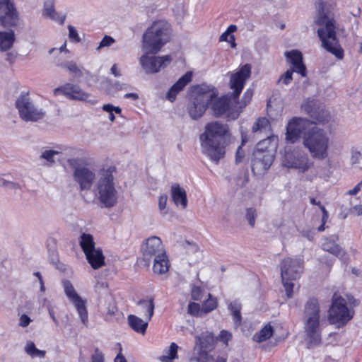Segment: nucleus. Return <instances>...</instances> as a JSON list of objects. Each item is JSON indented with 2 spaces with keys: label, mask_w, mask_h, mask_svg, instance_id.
Here are the masks:
<instances>
[{
  "label": "nucleus",
  "mask_w": 362,
  "mask_h": 362,
  "mask_svg": "<svg viewBox=\"0 0 362 362\" xmlns=\"http://www.w3.org/2000/svg\"><path fill=\"white\" fill-rule=\"evenodd\" d=\"M230 137L228 124L219 121H212L204 127L199 135L201 151L209 159L218 163L226 154V140Z\"/></svg>",
  "instance_id": "f257e3e1"
},
{
  "label": "nucleus",
  "mask_w": 362,
  "mask_h": 362,
  "mask_svg": "<svg viewBox=\"0 0 362 362\" xmlns=\"http://www.w3.org/2000/svg\"><path fill=\"white\" fill-rule=\"evenodd\" d=\"M315 23L318 26L317 35L321 40L322 47L338 59H342L344 52L337 37L335 20L322 11L319 12Z\"/></svg>",
  "instance_id": "f03ea898"
},
{
  "label": "nucleus",
  "mask_w": 362,
  "mask_h": 362,
  "mask_svg": "<svg viewBox=\"0 0 362 362\" xmlns=\"http://www.w3.org/2000/svg\"><path fill=\"white\" fill-rule=\"evenodd\" d=\"M322 322L317 299L310 298L305 305L303 317L305 337L310 347L321 343Z\"/></svg>",
  "instance_id": "7ed1b4c3"
},
{
  "label": "nucleus",
  "mask_w": 362,
  "mask_h": 362,
  "mask_svg": "<svg viewBox=\"0 0 362 362\" xmlns=\"http://www.w3.org/2000/svg\"><path fill=\"white\" fill-rule=\"evenodd\" d=\"M113 171L112 168L100 170L94 187L95 197L106 208L113 207L117 202Z\"/></svg>",
  "instance_id": "20e7f679"
},
{
  "label": "nucleus",
  "mask_w": 362,
  "mask_h": 362,
  "mask_svg": "<svg viewBox=\"0 0 362 362\" xmlns=\"http://www.w3.org/2000/svg\"><path fill=\"white\" fill-rule=\"evenodd\" d=\"M303 140V146L313 158L324 160L327 158L332 144L327 132L317 127H312L304 134Z\"/></svg>",
  "instance_id": "39448f33"
},
{
  "label": "nucleus",
  "mask_w": 362,
  "mask_h": 362,
  "mask_svg": "<svg viewBox=\"0 0 362 362\" xmlns=\"http://www.w3.org/2000/svg\"><path fill=\"white\" fill-rule=\"evenodd\" d=\"M170 25L164 21L154 22L143 35V50L156 54L170 40Z\"/></svg>",
  "instance_id": "423d86ee"
},
{
  "label": "nucleus",
  "mask_w": 362,
  "mask_h": 362,
  "mask_svg": "<svg viewBox=\"0 0 362 362\" xmlns=\"http://www.w3.org/2000/svg\"><path fill=\"white\" fill-rule=\"evenodd\" d=\"M216 92L209 86L202 85L197 86L192 93V99L188 105L187 111L190 117L198 119L206 110L208 105L216 97Z\"/></svg>",
  "instance_id": "0eeeda50"
},
{
  "label": "nucleus",
  "mask_w": 362,
  "mask_h": 362,
  "mask_svg": "<svg viewBox=\"0 0 362 362\" xmlns=\"http://www.w3.org/2000/svg\"><path fill=\"white\" fill-rule=\"evenodd\" d=\"M283 286L288 298L293 296V281L298 279L303 272V261L301 259L285 258L280 264Z\"/></svg>",
  "instance_id": "6e6552de"
},
{
  "label": "nucleus",
  "mask_w": 362,
  "mask_h": 362,
  "mask_svg": "<svg viewBox=\"0 0 362 362\" xmlns=\"http://www.w3.org/2000/svg\"><path fill=\"white\" fill-rule=\"evenodd\" d=\"M236 99L228 96L217 98V95L211 103V110L215 117L225 116L228 120H235L240 115L236 105Z\"/></svg>",
  "instance_id": "1a4fd4ad"
},
{
  "label": "nucleus",
  "mask_w": 362,
  "mask_h": 362,
  "mask_svg": "<svg viewBox=\"0 0 362 362\" xmlns=\"http://www.w3.org/2000/svg\"><path fill=\"white\" fill-rule=\"evenodd\" d=\"M20 117L25 122H37L43 118L45 112L35 106L28 94H21L16 101Z\"/></svg>",
  "instance_id": "9d476101"
},
{
  "label": "nucleus",
  "mask_w": 362,
  "mask_h": 362,
  "mask_svg": "<svg viewBox=\"0 0 362 362\" xmlns=\"http://www.w3.org/2000/svg\"><path fill=\"white\" fill-rule=\"evenodd\" d=\"M353 317V312L346 306V301L336 293L332 297V306L329 310V317L332 323L345 324Z\"/></svg>",
  "instance_id": "9b49d317"
},
{
  "label": "nucleus",
  "mask_w": 362,
  "mask_h": 362,
  "mask_svg": "<svg viewBox=\"0 0 362 362\" xmlns=\"http://www.w3.org/2000/svg\"><path fill=\"white\" fill-rule=\"evenodd\" d=\"M64 290L69 300L72 303L76 310L81 323L88 325V313L86 307V300L83 299L76 292L72 284L68 281L63 282Z\"/></svg>",
  "instance_id": "f8f14e48"
},
{
  "label": "nucleus",
  "mask_w": 362,
  "mask_h": 362,
  "mask_svg": "<svg viewBox=\"0 0 362 362\" xmlns=\"http://www.w3.org/2000/svg\"><path fill=\"white\" fill-rule=\"evenodd\" d=\"M82 151V149L66 145H57L55 149L42 148L39 156L40 160H45V165L52 167L56 164L55 156L58 155L77 156Z\"/></svg>",
  "instance_id": "ddd939ff"
},
{
  "label": "nucleus",
  "mask_w": 362,
  "mask_h": 362,
  "mask_svg": "<svg viewBox=\"0 0 362 362\" xmlns=\"http://www.w3.org/2000/svg\"><path fill=\"white\" fill-rule=\"evenodd\" d=\"M145 52L139 59V63L146 74H156L167 67L172 62L170 55L155 57Z\"/></svg>",
  "instance_id": "4468645a"
},
{
  "label": "nucleus",
  "mask_w": 362,
  "mask_h": 362,
  "mask_svg": "<svg viewBox=\"0 0 362 362\" xmlns=\"http://www.w3.org/2000/svg\"><path fill=\"white\" fill-rule=\"evenodd\" d=\"M311 123L308 119L301 117H293L286 127V140L288 143L296 142L301 135L304 136L309 129Z\"/></svg>",
  "instance_id": "2eb2a0df"
},
{
  "label": "nucleus",
  "mask_w": 362,
  "mask_h": 362,
  "mask_svg": "<svg viewBox=\"0 0 362 362\" xmlns=\"http://www.w3.org/2000/svg\"><path fill=\"white\" fill-rule=\"evenodd\" d=\"M143 259L148 264L152 259L162 257L166 253L162 240L157 236H152L145 240L141 246Z\"/></svg>",
  "instance_id": "dca6fc26"
},
{
  "label": "nucleus",
  "mask_w": 362,
  "mask_h": 362,
  "mask_svg": "<svg viewBox=\"0 0 362 362\" xmlns=\"http://www.w3.org/2000/svg\"><path fill=\"white\" fill-rule=\"evenodd\" d=\"M274 155L272 151H255L252 159L251 168L254 174L262 175L271 167L274 160Z\"/></svg>",
  "instance_id": "f3484780"
},
{
  "label": "nucleus",
  "mask_w": 362,
  "mask_h": 362,
  "mask_svg": "<svg viewBox=\"0 0 362 362\" xmlns=\"http://www.w3.org/2000/svg\"><path fill=\"white\" fill-rule=\"evenodd\" d=\"M18 13L11 0L0 1V25L4 28L16 25Z\"/></svg>",
  "instance_id": "a211bd4d"
},
{
  "label": "nucleus",
  "mask_w": 362,
  "mask_h": 362,
  "mask_svg": "<svg viewBox=\"0 0 362 362\" xmlns=\"http://www.w3.org/2000/svg\"><path fill=\"white\" fill-rule=\"evenodd\" d=\"M251 74V66L246 64L242 66L240 69L234 74H231L230 79V87L233 90L234 99H237L244 88L246 81Z\"/></svg>",
  "instance_id": "6ab92c4d"
},
{
  "label": "nucleus",
  "mask_w": 362,
  "mask_h": 362,
  "mask_svg": "<svg viewBox=\"0 0 362 362\" xmlns=\"http://www.w3.org/2000/svg\"><path fill=\"white\" fill-rule=\"evenodd\" d=\"M73 179L79 185L80 190L87 191L90 189L95 180V173L93 169L83 166L73 172Z\"/></svg>",
  "instance_id": "aec40b11"
},
{
  "label": "nucleus",
  "mask_w": 362,
  "mask_h": 362,
  "mask_svg": "<svg viewBox=\"0 0 362 362\" xmlns=\"http://www.w3.org/2000/svg\"><path fill=\"white\" fill-rule=\"evenodd\" d=\"M64 95L70 100L84 101L89 98V94L84 92L79 86L72 83H66L54 90V95Z\"/></svg>",
  "instance_id": "412c9836"
},
{
  "label": "nucleus",
  "mask_w": 362,
  "mask_h": 362,
  "mask_svg": "<svg viewBox=\"0 0 362 362\" xmlns=\"http://www.w3.org/2000/svg\"><path fill=\"white\" fill-rule=\"evenodd\" d=\"M309 159L306 154L300 153H286L283 160L284 165L287 168L298 169L301 172L308 170L310 168Z\"/></svg>",
  "instance_id": "4be33fe9"
},
{
  "label": "nucleus",
  "mask_w": 362,
  "mask_h": 362,
  "mask_svg": "<svg viewBox=\"0 0 362 362\" xmlns=\"http://www.w3.org/2000/svg\"><path fill=\"white\" fill-rule=\"evenodd\" d=\"M287 60L292 65L291 70L299 74L301 76H306V67L303 62V56L300 52L293 49L285 52Z\"/></svg>",
  "instance_id": "5701e85b"
},
{
  "label": "nucleus",
  "mask_w": 362,
  "mask_h": 362,
  "mask_svg": "<svg viewBox=\"0 0 362 362\" xmlns=\"http://www.w3.org/2000/svg\"><path fill=\"white\" fill-rule=\"evenodd\" d=\"M323 250L329 252L339 258L342 262H345L347 259L346 252L340 245L337 244L334 238H325L322 245Z\"/></svg>",
  "instance_id": "b1692460"
},
{
  "label": "nucleus",
  "mask_w": 362,
  "mask_h": 362,
  "mask_svg": "<svg viewBox=\"0 0 362 362\" xmlns=\"http://www.w3.org/2000/svg\"><path fill=\"white\" fill-rule=\"evenodd\" d=\"M192 74L188 71L169 89L166 94V98L170 102H173L176 99L177 94L180 92L191 81Z\"/></svg>",
  "instance_id": "393cba45"
},
{
  "label": "nucleus",
  "mask_w": 362,
  "mask_h": 362,
  "mask_svg": "<svg viewBox=\"0 0 362 362\" xmlns=\"http://www.w3.org/2000/svg\"><path fill=\"white\" fill-rule=\"evenodd\" d=\"M171 197L174 204L185 209L187 206V199L185 190L178 184H173L171 186Z\"/></svg>",
  "instance_id": "a878e982"
},
{
  "label": "nucleus",
  "mask_w": 362,
  "mask_h": 362,
  "mask_svg": "<svg viewBox=\"0 0 362 362\" xmlns=\"http://www.w3.org/2000/svg\"><path fill=\"white\" fill-rule=\"evenodd\" d=\"M86 259L92 268L98 269L105 264V257L100 248H95L86 255Z\"/></svg>",
  "instance_id": "bb28decb"
},
{
  "label": "nucleus",
  "mask_w": 362,
  "mask_h": 362,
  "mask_svg": "<svg viewBox=\"0 0 362 362\" xmlns=\"http://www.w3.org/2000/svg\"><path fill=\"white\" fill-rule=\"evenodd\" d=\"M267 136L266 139L261 140L257 145V148L255 151H272L274 152V155L275 156V151L276 148V144L278 141V138L276 136L268 134L265 135Z\"/></svg>",
  "instance_id": "cd10ccee"
},
{
  "label": "nucleus",
  "mask_w": 362,
  "mask_h": 362,
  "mask_svg": "<svg viewBox=\"0 0 362 362\" xmlns=\"http://www.w3.org/2000/svg\"><path fill=\"white\" fill-rule=\"evenodd\" d=\"M252 132L256 134H271V125L268 119L266 117L257 119L252 127Z\"/></svg>",
  "instance_id": "c85d7f7f"
},
{
  "label": "nucleus",
  "mask_w": 362,
  "mask_h": 362,
  "mask_svg": "<svg viewBox=\"0 0 362 362\" xmlns=\"http://www.w3.org/2000/svg\"><path fill=\"white\" fill-rule=\"evenodd\" d=\"M178 349L179 346L176 343H170V346L163 350V355L158 357V361L160 362H174L178 358Z\"/></svg>",
  "instance_id": "c756f323"
},
{
  "label": "nucleus",
  "mask_w": 362,
  "mask_h": 362,
  "mask_svg": "<svg viewBox=\"0 0 362 362\" xmlns=\"http://www.w3.org/2000/svg\"><path fill=\"white\" fill-rule=\"evenodd\" d=\"M127 320L129 326L135 332L141 334H144L146 332L149 320H146V321H144L141 318L134 315H129Z\"/></svg>",
  "instance_id": "7c9ffc66"
},
{
  "label": "nucleus",
  "mask_w": 362,
  "mask_h": 362,
  "mask_svg": "<svg viewBox=\"0 0 362 362\" xmlns=\"http://www.w3.org/2000/svg\"><path fill=\"white\" fill-rule=\"evenodd\" d=\"M152 260L153 261V270L155 273L164 274L168 272L170 264L166 253H165L163 257Z\"/></svg>",
  "instance_id": "2f4dec72"
},
{
  "label": "nucleus",
  "mask_w": 362,
  "mask_h": 362,
  "mask_svg": "<svg viewBox=\"0 0 362 362\" xmlns=\"http://www.w3.org/2000/svg\"><path fill=\"white\" fill-rule=\"evenodd\" d=\"M141 308V313L146 317V320H151L154 313L155 305L152 298L149 300H141L138 302Z\"/></svg>",
  "instance_id": "473e14b6"
},
{
  "label": "nucleus",
  "mask_w": 362,
  "mask_h": 362,
  "mask_svg": "<svg viewBox=\"0 0 362 362\" xmlns=\"http://www.w3.org/2000/svg\"><path fill=\"white\" fill-rule=\"evenodd\" d=\"M15 40L14 33L0 31V50L6 51L11 48Z\"/></svg>",
  "instance_id": "72a5a7b5"
},
{
  "label": "nucleus",
  "mask_w": 362,
  "mask_h": 362,
  "mask_svg": "<svg viewBox=\"0 0 362 362\" xmlns=\"http://www.w3.org/2000/svg\"><path fill=\"white\" fill-rule=\"evenodd\" d=\"M79 245L82 248L85 255L90 250L96 248L92 235L88 233H82L79 238Z\"/></svg>",
  "instance_id": "f704fd0d"
},
{
  "label": "nucleus",
  "mask_w": 362,
  "mask_h": 362,
  "mask_svg": "<svg viewBox=\"0 0 362 362\" xmlns=\"http://www.w3.org/2000/svg\"><path fill=\"white\" fill-rule=\"evenodd\" d=\"M241 307L240 303L237 300L230 302L228 305V308L230 311L236 327H239L242 322V317L240 314Z\"/></svg>",
  "instance_id": "c9c22d12"
},
{
  "label": "nucleus",
  "mask_w": 362,
  "mask_h": 362,
  "mask_svg": "<svg viewBox=\"0 0 362 362\" xmlns=\"http://www.w3.org/2000/svg\"><path fill=\"white\" fill-rule=\"evenodd\" d=\"M58 66L67 69L71 74H74V76L76 78L82 77L84 72L86 74L89 73L88 71H86L85 69L78 66L76 62L74 61L65 62L59 64Z\"/></svg>",
  "instance_id": "e433bc0d"
},
{
  "label": "nucleus",
  "mask_w": 362,
  "mask_h": 362,
  "mask_svg": "<svg viewBox=\"0 0 362 362\" xmlns=\"http://www.w3.org/2000/svg\"><path fill=\"white\" fill-rule=\"evenodd\" d=\"M214 341V335L211 332H203L196 337V345L199 346L201 349H207Z\"/></svg>",
  "instance_id": "4c0bfd02"
},
{
  "label": "nucleus",
  "mask_w": 362,
  "mask_h": 362,
  "mask_svg": "<svg viewBox=\"0 0 362 362\" xmlns=\"http://www.w3.org/2000/svg\"><path fill=\"white\" fill-rule=\"evenodd\" d=\"M82 152H83V151L80 153L79 155H77V156L81 155ZM65 156V158H64L65 161L61 162L62 165L64 167V168L66 169L67 168H69L74 170V171L76 169L81 168L82 166H80V163L81 162V158H79L78 157H76V156Z\"/></svg>",
  "instance_id": "58836bf2"
},
{
  "label": "nucleus",
  "mask_w": 362,
  "mask_h": 362,
  "mask_svg": "<svg viewBox=\"0 0 362 362\" xmlns=\"http://www.w3.org/2000/svg\"><path fill=\"white\" fill-rule=\"evenodd\" d=\"M273 334V328L270 325H265L252 339L257 342H262L269 339Z\"/></svg>",
  "instance_id": "ea45409f"
},
{
  "label": "nucleus",
  "mask_w": 362,
  "mask_h": 362,
  "mask_svg": "<svg viewBox=\"0 0 362 362\" xmlns=\"http://www.w3.org/2000/svg\"><path fill=\"white\" fill-rule=\"evenodd\" d=\"M24 350L25 353L32 358L38 357L42 358L45 357L46 354L45 351L37 349L34 342L31 341H27Z\"/></svg>",
  "instance_id": "a19ab883"
},
{
  "label": "nucleus",
  "mask_w": 362,
  "mask_h": 362,
  "mask_svg": "<svg viewBox=\"0 0 362 362\" xmlns=\"http://www.w3.org/2000/svg\"><path fill=\"white\" fill-rule=\"evenodd\" d=\"M217 306L216 299L212 298L209 293V298L203 304V310L205 313H209L214 310Z\"/></svg>",
  "instance_id": "79ce46f5"
},
{
  "label": "nucleus",
  "mask_w": 362,
  "mask_h": 362,
  "mask_svg": "<svg viewBox=\"0 0 362 362\" xmlns=\"http://www.w3.org/2000/svg\"><path fill=\"white\" fill-rule=\"evenodd\" d=\"M293 72H295L294 71L289 69L287 70L284 74H282L279 79L278 80V83H283L284 85H288L291 83L293 78Z\"/></svg>",
  "instance_id": "37998d69"
},
{
  "label": "nucleus",
  "mask_w": 362,
  "mask_h": 362,
  "mask_svg": "<svg viewBox=\"0 0 362 362\" xmlns=\"http://www.w3.org/2000/svg\"><path fill=\"white\" fill-rule=\"evenodd\" d=\"M256 217V209L254 208H248L246 211V218L251 227H254L255 224Z\"/></svg>",
  "instance_id": "c03bdc74"
},
{
  "label": "nucleus",
  "mask_w": 362,
  "mask_h": 362,
  "mask_svg": "<svg viewBox=\"0 0 362 362\" xmlns=\"http://www.w3.org/2000/svg\"><path fill=\"white\" fill-rule=\"evenodd\" d=\"M115 42V39L110 35H105V37L100 41L98 47H97L98 50H100L103 47H109L112 45Z\"/></svg>",
  "instance_id": "a18cd8bd"
},
{
  "label": "nucleus",
  "mask_w": 362,
  "mask_h": 362,
  "mask_svg": "<svg viewBox=\"0 0 362 362\" xmlns=\"http://www.w3.org/2000/svg\"><path fill=\"white\" fill-rule=\"evenodd\" d=\"M127 87V85L124 83H121L119 81H115L110 84L109 90L111 91H119L122 90L124 89H126Z\"/></svg>",
  "instance_id": "49530a36"
},
{
  "label": "nucleus",
  "mask_w": 362,
  "mask_h": 362,
  "mask_svg": "<svg viewBox=\"0 0 362 362\" xmlns=\"http://www.w3.org/2000/svg\"><path fill=\"white\" fill-rule=\"evenodd\" d=\"M69 29V37L71 40L74 42H79L81 40L80 37L78 36V32L76 28L72 25L68 26Z\"/></svg>",
  "instance_id": "de8ad7c7"
},
{
  "label": "nucleus",
  "mask_w": 362,
  "mask_h": 362,
  "mask_svg": "<svg viewBox=\"0 0 362 362\" xmlns=\"http://www.w3.org/2000/svg\"><path fill=\"white\" fill-rule=\"evenodd\" d=\"M220 40L228 42H232L231 47H234L235 46L234 35H230L226 30L220 36Z\"/></svg>",
  "instance_id": "09e8293b"
},
{
  "label": "nucleus",
  "mask_w": 362,
  "mask_h": 362,
  "mask_svg": "<svg viewBox=\"0 0 362 362\" xmlns=\"http://www.w3.org/2000/svg\"><path fill=\"white\" fill-rule=\"evenodd\" d=\"M192 298L194 300H199L202 297V291L198 286H194L192 289Z\"/></svg>",
  "instance_id": "8fccbe9b"
},
{
  "label": "nucleus",
  "mask_w": 362,
  "mask_h": 362,
  "mask_svg": "<svg viewBox=\"0 0 362 362\" xmlns=\"http://www.w3.org/2000/svg\"><path fill=\"white\" fill-rule=\"evenodd\" d=\"M117 310V308L114 303L110 304L107 308L105 320H109L110 317L115 315Z\"/></svg>",
  "instance_id": "3c124183"
},
{
  "label": "nucleus",
  "mask_w": 362,
  "mask_h": 362,
  "mask_svg": "<svg viewBox=\"0 0 362 362\" xmlns=\"http://www.w3.org/2000/svg\"><path fill=\"white\" fill-rule=\"evenodd\" d=\"M32 322V320L29 316L25 314H23L19 318V326L22 327H26Z\"/></svg>",
  "instance_id": "603ef678"
},
{
  "label": "nucleus",
  "mask_w": 362,
  "mask_h": 362,
  "mask_svg": "<svg viewBox=\"0 0 362 362\" xmlns=\"http://www.w3.org/2000/svg\"><path fill=\"white\" fill-rule=\"evenodd\" d=\"M43 14L47 17H49L50 18H54L55 16V11L53 8V6L45 5Z\"/></svg>",
  "instance_id": "864d4df0"
},
{
  "label": "nucleus",
  "mask_w": 362,
  "mask_h": 362,
  "mask_svg": "<svg viewBox=\"0 0 362 362\" xmlns=\"http://www.w3.org/2000/svg\"><path fill=\"white\" fill-rule=\"evenodd\" d=\"M200 309V305L196 303H190L188 305V312L192 315L198 314Z\"/></svg>",
  "instance_id": "5fc2aeb1"
},
{
  "label": "nucleus",
  "mask_w": 362,
  "mask_h": 362,
  "mask_svg": "<svg viewBox=\"0 0 362 362\" xmlns=\"http://www.w3.org/2000/svg\"><path fill=\"white\" fill-rule=\"evenodd\" d=\"M168 196L166 194H162L159 197L158 199V208L160 211H163L167 204Z\"/></svg>",
  "instance_id": "6e6d98bb"
},
{
  "label": "nucleus",
  "mask_w": 362,
  "mask_h": 362,
  "mask_svg": "<svg viewBox=\"0 0 362 362\" xmlns=\"http://www.w3.org/2000/svg\"><path fill=\"white\" fill-rule=\"evenodd\" d=\"M0 186H5L11 189H16L19 187V185L13 182H9L0 177Z\"/></svg>",
  "instance_id": "4d7b16f0"
},
{
  "label": "nucleus",
  "mask_w": 362,
  "mask_h": 362,
  "mask_svg": "<svg viewBox=\"0 0 362 362\" xmlns=\"http://www.w3.org/2000/svg\"><path fill=\"white\" fill-rule=\"evenodd\" d=\"M220 339L226 344H228V341L231 339L232 335L230 332L222 330L219 335Z\"/></svg>",
  "instance_id": "13d9d810"
},
{
  "label": "nucleus",
  "mask_w": 362,
  "mask_h": 362,
  "mask_svg": "<svg viewBox=\"0 0 362 362\" xmlns=\"http://www.w3.org/2000/svg\"><path fill=\"white\" fill-rule=\"evenodd\" d=\"M245 153L242 148V146H238L235 155V161L236 163H240L242 161L243 158H244Z\"/></svg>",
  "instance_id": "bf43d9fd"
},
{
  "label": "nucleus",
  "mask_w": 362,
  "mask_h": 362,
  "mask_svg": "<svg viewBox=\"0 0 362 362\" xmlns=\"http://www.w3.org/2000/svg\"><path fill=\"white\" fill-rule=\"evenodd\" d=\"M92 362H104L103 354L101 353L96 352L92 356Z\"/></svg>",
  "instance_id": "052dcab7"
},
{
  "label": "nucleus",
  "mask_w": 362,
  "mask_h": 362,
  "mask_svg": "<svg viewBox=\"0 0 362 362\" xmlns=\"http://www.w3.org/2000/svg\"><path fill=\"white\" fill-rule=\"evenodd\" d=\"M321 211L322 212V223L325 224L329 218V214L325 206L321 207Z\"/></svg>",
  "instance_id": "680f3d73"
},
{
  "label": "nucleus",
  "mask_w": 362,
  "mask_h": 362,
  "mask_svg": "<svg viewBox=\"0 0 362 362\" xmlns=\"http://www.w3.org/2000/svg\"><path fill=\"white\" fill-rule=\"evenodd\" d=\"M111 74H113L115 77H119L121 76V72L118 69L117 64H114L110 69Z\"/></svg>",
  "instance_id": "e2e57ef3"
},
{
  "label": "nucleus",
  "mask_w": 362,
  "mask_h": 362,
  "mask_svg": "<svg viewBox=\"0 0 362 362\" xmlns=\"http://www.w3.org/2000/svg\"><path fill=\"white\" fill-rule=\"evenodd\" d=\"M102 109L105 112L110 113L112 112H114L115 106L111 104H105V105H103V106L102 107Z\"/></svg>",
  "instance_id": "0e129e2a"
},
{
  "label": "nucleus",
  "mask_w": 362,
  "mask_h": 362,
  "mask_svg": "<svg viewBox=\"0 0 362 362\" xmlns=\"http://www.w3.org/2000/svg\"><path fill=\"white\" fill-rule=\"evenodd\" d=\"M252 93L250 90H247L244 94V105H245L249 103L252 98Z\"/></svg>",
  "instance_id": "69168bd1"
},
{
  "label": "nucleus",
  "mask_w": 362,
  "mask_h": 362,
  "mask_svg": "<svg viewBox=\"0 0 362 362\" xmlns=\"http://www.w3.org/2000/svg\"><path fill=\"white\" fill-rule=\"evenodd\" d=\"M327 116V114L324 112V111H322V116L319 115V116H317L315 117L316 122H325V120H326V117Z\"/></svg>",
  "instance_id": "338daca9"
},
{
  "label": "nucleus",
  "mask_w": 362,
  "mask_h": 362,
  "mask_svg": "<svg viewBox=\"0 0 362 362\" xmlns=\"http://www.w3.org/2000/svg\"><path fill=\"white\" fill-rule=\"evenodd\" d=\"M352 211L356 215L360 216L362 214V205H356L353 207Z\"/></svg>",
  "instance_id": "774afa93"
}]
</instances>
